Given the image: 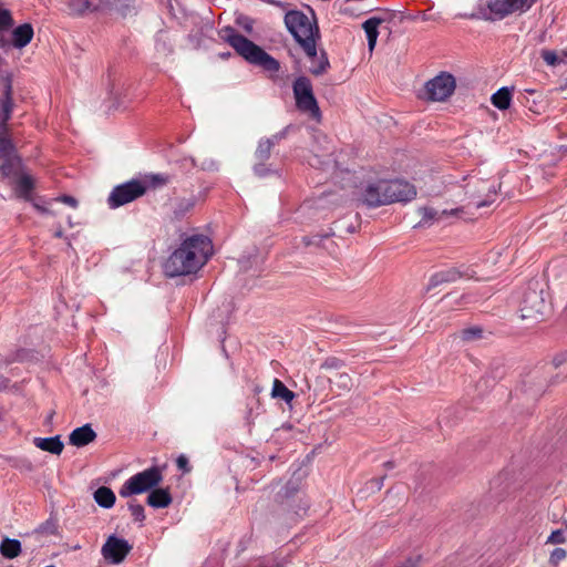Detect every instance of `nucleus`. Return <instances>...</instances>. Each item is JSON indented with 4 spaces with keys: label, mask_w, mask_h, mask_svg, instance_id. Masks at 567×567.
I'll list each match as a JSON object with an SVG mask.
<instances>
[{
    "label": "nucleus",
    "mask_w": 567,
    "mask_h": 567,
    "mask_svg": "<svg viewBox=\"0 0 567 567\" xmlns=\"http://www.w3.org/2000/svg\"><path fill=\"white\" fill-rule=\"evenodd\" d=\"M214 251L210 238L203 234H194L182 240L164 264V272L168 277L196 274L206 265Z\"/></svg>",
    "instance_id": "obj_1"
},
{
    "label": "nucleus",
    "mask_w": 567,
    "mask_h": 567,
    "mask_svg": "<svg viewBox=\"0 0 567 567\" xmlns=\"http://www.w3.org/2000/svg\"><path fill=\"white\" fill-rule=\"evenodd\" d=\"M13 111L11 85H7L3 96L0 97V172L10 176L20 166V157L9 134L8 122Z\"/></svg>",
    "instance_id": "obj_2"
},
{
    "label": "nucleus",
    "mask_w": 567,
    "mask_h": 567,
    "mask_svg": "<svg viewBox=\"0 0 567 567\" xmlns=\"http://www.w3.org/2000/svg\"><path fill=\"white\" fill-rule=\"evenodd\" d=\"M224 39L248 62L261 66L265 71L277 73L280 63L264 51L260 47L248 40L246 37L235 32L234 29H225Z\"/></svg>",
    "instance_id": "obj_3"
},
{
    "label": "nucleus",
    "mask_w": 567,
    "mask_h": 567,
    "mask_svg": "<svg viewBox=\"0 0 567 567\" xmlns=\"http://www.w3.org/2000/svg\"><path fill=\"white\" fill-rule=\"evenodd\" d=\"M285 23L307 58H316V43L320 39L317 23L300 11H289Z\"/></svg>",
    "instance_id": "obj_4"
},
{
    "label": "nucleus",
    "mask_w": 567,
    "mask_h": 567,
    "mask_svg": "<svg viewBox=\"0 0 567 567\" xmlns=\"http://www.w3.org/2000/svg\"><path fill=\"white\" fill-rule=\"evenodd\" d=\"M535 3L536 0H487L480 12L487 21H501L527 12Z\"/></svg>",
    "instance_id": "obj_5"
},
{
    "label": "nucleus",
    "mask_w": 567,
    "mask_h": 567,
    "mask_svg": "<svg viewBox=\"0 0 567 567\" xmlns=\"http://www.w3.org/2000/svg\"><path fill=\"white\" fill-rule=\"evenodd\" d=\"M163 481V473L158 466H152L131 476L121 486L118 494L121 497L142 494L158 486Z\"/></svg>",
    "instance_id": "obj_6"
},
{
    "label": "nucleus",
    "mask_w": 567,
    "mask_h": 567,
    "mask_svg": "<svg viewBox=\"0 0 567 567\" xmlns=\"http://www.w3.org/2000/svg\"><path fill=\"white\" fill-rule=\"evenodd\" d=\"M297 109L316 121L321 120V112L313 94L311 81L307 76H298L292 85Z\"/></svg>",
    "instance_id": "obj_7"
},
{
    "label": "nucleus",
    "mask_w": 567,
    "mask_h": 567,
    "mask_svg": "<svg viewBox=\"0 0 567 567\" xmlns=\"http://www.w3.org/2000/svg\"><path fill=\"white\" fill-rule=\"evenodd\" d=\"M381 190L384 192L383 199H377V204H392L394 202H410L416 196V189L414 185L401 181H381Z\"/></svg>",
    "instance_id": "obj_8"
},
{
    "label": "nucleus",
    "mask_w": 567,
    "mask_h": 567,
    "mask_svg": "<svg viewBox=\"0 0 567 567\" xmlns=\"http://www.w3.org/2000/svg\"><path fill=\"white\" fill-rule=\"evenodd\" d=\"M144 185L138 178L131 179L113 188L107 198L111 208H117L126 205L144 195Z\"/></svg>",
    "instance_id": "obj_9"
},
{
    "label": "nucleus",
    "mask_w": 567,
    "mask_h": 567,
    "mask_svg": "<svg viewBox=\"0 0 567 567\" xmlns=\"http://www.w3.org/2000/svg\"><path fill=\"white\" fill-rule=\"evenodd\" d=\"M455 87V78L447 72H441L425 84V94L429 100L441 102L449 99Z\"/></svg>",
    "instance_id": "obj_10"
},
{
    "label": "nucleus",
    "mask_w": 567,
    "mask_h": 567,
    "mask_svg": "<svg viewBox=\"0 0 567 567\" xmlns=\"http://www.w3.org/2000/svg\"><path fill=\"white\" fill-rule=\"evenodd\" d=\"M466 194L473 199L470 204H473L475 208L484 207L489 205L496 196L494 183L480 178L472 177L466 184Z\"/></svg>",
    "instance_id": "obj_11"
},
{
    "label": "nucleus",
    "mask_w": 567,
    "mask_h": 567,
    "mask_svg": "<svg viewBox=\"0 0 567 567\" xmlns=\"http://www.w3.org/2000/svg\"><path fill=\"white\" fill-rule=\"evenodd\" d=\"M421 215L420 226H430L434 223H452L454 219H466L465 207L436 210L432 207L419 208Z\"/></svg>",
    "instance_id": "obj_12"
},
{
    "label": "nucleus",
    "mask_w": 567,
    "mask_h": 567,
    "mask_svg": "<svg viewBox=\"0 0 567 567\" xmlns=\"http://www.w3.org/2000/svg\"><path fill=\"white\" fill-rule=\"evenodd\" d=\"M131 549L132 546L127 540L111 535L102 546L101 553L106 561L118 565L125 559Z\"/></svg>",
    "instance_id": "obj_13"
},
{
    "label": "nucleus",
    "mask_w": 567,
    "mask_h": 567,
    "mask_svg": "<svg viewBox=\"0 0 567 567\" xmlns=\"http://www.w3.org/2000/svg\"><path fill=\"white\" fill-rule=\"evenodd\" d=\"M545 310L546 302L540 292L530 290L525 293L520 307V317L523 319L536 318L537 316H542Z\"/></svg>",
    "instance_id": "obj_14"
},
{
    "label": "nucleus",
    "mask_w": 567,
    "mask_h": 567,
    "mask_svg": "<svg viewBox=\"0 0 567 567\" xmlns=\"http://www.w3.org/2000/svg\"><path fill=\"white\" fill-rule=\"evenodd\" d=\"M6 178H14L16 185H14V193L18 197L23 198L25 200L31 199V193L34 188V181L31 175L23 172L22 162L20 161V166L10 176H6L2 174Z\"/></svg>",
    "instance_id": "obj_15"
},
{
    "label": "nucleus",
    "mask_w": 567,
    "mask_h": 567,
    "mask_svg": "<svg viewBox=\"0 0 567 567\" xmlns=\"http://www.w3.org/2000/svg\"><path fill=\"white\" fill-rule=\"evenodd\" d=\"M463 277L470 278L471 275L467 270L462 271L460 268L451 267L433 274L430 279V285L435 287L442 284L454 282Z\"/></svg>",
    "instance_id": "obj_16"
},
{
    "label": "nucleus",
    "mask_w": 567,
    "mask_h": 567,
    "mask_svg": "<svg viewBox=\"0 0 567 567\" xmlns=\"http://www.w3.org/2000/svg\"><path fill=\"white\" fill-rule=\"evenodd\" d=\"M96 439V433L90 424L74 429L69 435V443L76 447L85 446Z\"/></svg>",
    "instance_id": "obj_17"
},
{
    "label": "nucleus",
    "mask_w": 567,
    "mask_h": 567,
    "mask_svg": "<svg viewBox=\"0 0 567 567\" xmlns=\"http://www.w3.org/2000/svg\"><path fill=\"white\" fill-rule=\"evenodd\" d=\"M289 130H290V126H286L282 131L272 135L270 138L260 140L259 144L257 146L256 153H255L257 159H259V161L268 159L272 146L275 144L279 143L282 138H285L287 136Z\"/></svg>",
    "instance_id": "obj_18"
},
{
    "label": "nucleus",
    "mask_w": 567,
    "mask_h": 567,
    "mask_svg": "<svg viewBox=\"0 0 567 567\" xmlns=\"http://www.w3.org/2000/svg\"><path fill=\"white\" fill-rule=\"evenodd\" d=\"M34 32L30 23L18 25L12 31L11 45L16 49H23L33 39Z\"/></svg>",
    "instance_id": "obj_19"
},
{
    "label": "nucleus",
    "mask_w": 567,
    "mask_h": 567,
    "mask_svg": "<svg viewBox=\"0 0 567 567\" xmlns=\"http://www.w3.org/2000/svg\"><path fill=\"white\" fill-rule=\"evenodd\" d=\"M379 188H381V181L368 184L361 194L362 203L369 207L383 206L384 204L374 203L377 199H383L384 192Z\"/></svg>",
    "instance_id": "obj_20"
},
{
    "label": "nucleus",
    "mask_w": 567,
    "mask_h": 567,
    "mask_svg": "<svg viewBox=\"0 0 567 567\" xmlns=\"http://www.w3.org/2000/svg\"><path fill=\"white\" fill-rule=\"evenodd\" d=\"M33 443L38 449L55 455H60L64 447L59 435L51 437H34Z\"/></svg>",
    "instance_id": "obj_21"
},
{
    "label": "nucleus",
    "mask_w": 567,
    "mask_h": 567,
    "mask_svg": "<svg viewBox=\"0 0 567 567\" xmlns=\"http://www.w3.org/2000/svg\"><path fill=\"white\" fill-rule=\"evenodd\" d=\"M383 22V19L381 18H370L365 20L362 24V28L365 32L367 39H368V47L370 52H372L375 48L377 40L379 37V27Z\"/></svg>",
    "instance_id": "obj_22"
},
{
    "label": "nucleus",
    "mask_w": 567,
    "mask_h": 567,
    "mask_svg": "<svg viewBox=\"0 0 567 567\" xmlns=\"http://www.w3.org/2000/svg\"><path fill=\"white\" fill-rule=\"evenodd\" d=\"M172 503V496L167 489H152L147 496V504L154 508H165Z\"/></svg>",
    "instance_id": "obj_23"
},
{
    "label": "nucleus",
    "mask_w": 567,
    "mask_h": 567,
    "mask_svg": "<svg viewBox=\"0 0 567 567\" xmlns=\"http://www.w3.org/2000/svg\"><path fill=\"white\" fill-rule=\"evenodd\" d=\"M310 61L309 72L316 76L324 74L329 66V60L324 51L318 53L316 50V58H308Z\"/></svg>",
    "instance_id": "obj_24"
},
{
    "label": "nucleus",
    "mask_w": 567,
    "mask_h": 567,
    "mask_svg": "<svg viewBox=\"0 0 567 567\" xmlns=\"http://www.w3.org/2000/svg\"><path fill=\"white\" fill-rule=\"evenodd\" d=\"M141 184L144 185V193L147 189H155L158 187H163L169 183V176L166 174H146L138 178Z\"/></svg>",
    "instance_id": "obj_25"
},
{
    "label": "nucleus",
    "mask_w": 567,
    "mask_h": 567,
    "mask_svg": "<svg viewBox=\"0 0 567 567\" xmlns=\"http://www.w3.org/2000/svg\"><path fill=\"white\" fill-rule=\"evenodd\" d=\"M94 499L101 507L111 508L116 497L110 487L101 486L94 492Z\"/></svg>",
    "instance_id": "obj_26"
},
{
    "label": "nucleus",
    "mask_w": 567,
    "mask_h": 567,
    "mask_svg": "<svg viewBox=\"0 0 567 567\" xmlns=\"http://www.w3.org/2000/svg\"><path fill=\"white\" fill-rule=\"evenodd\" d=\"M0 553L4 558L13 559L21 553V543L18 539L4 538L0 544Z\"/></svg>",
    "instance_id": "obj_27"
},
{
    "label": "nucleus",
    "mask_w": 567,
    "mask_h": 567,
    "mask_svg": "<svg viewBox=\"0 0 567 567\" xmlns=\"http://www.w3.org/2000/svg\"><path fill=\"white\" fill-rule=\"evenodd\" d=\"M491 100L498 110H507L511 105L512 93L507 87H502L492 95Z\"/></svg>",
    "instance_id": "obj_28"
},
{
    "label": "nucleus",
    "mask_w": 567,
    "mask_h": 567,
    "mask_svg": "<svg viewBox=\"0 0 567 567\" xmlns=\"http://www.w3.org/2000/svg\"><path fill=\"white\" fill-rule=\"evenodd\" d=\"M542 58L548 65L556 66L560 63L567 62V51L564 50L558 53L551 50H543Z\"/></svg>",
    "instance_id": "obj_29"
},
{
    "label": "nucleus",
    "mask_w": 567,
    "mask_h": 567,
    "mask_svg": "<svg viewBox=\"0 0 567 567\" xmlns=\"http://www.w3.org/2000/svg\"><path fill=\"white\" fill-rule=\"evenodd\" d=\"M271 394L274 398H280L285 402L290 403L293 398L295 393L290 391L280 380L275 379Z\"/></svg>",
    "instance_id": "obj_30"
},
{
    "label": "nucleus",
    "mask_w": 567,
    "mask_h": 567,
    "mask_svg": "<svg viewBox=\"0 0 567 567\" xmlns=\"http://www.w3.org/2000/svg\"><path fill=\"white\" fill-rule=\"evenodd\" d=\"M195 205V202L190 198L181 199L175 204L174 215L177 218L183 217L186 213H188Z\"/></svg>",
    "instance_id": "obj_31"
},
{
    "label": "nucleus",
    "mask_w": 567,
    "mask_h": 567,
    "mask_svg": "<svg viewBox=\"0 0 567 567\" xmlns=\"http://www.w3.org/2000/svg\"><path fill=\"white\" fill-rule=\"evenodd\" d=\"M483 329L480 327H470L461 331V338L464 341H474L483 338Z\"/></svg>",
    "instance_id": "obj_32"
},
{
    "label": "nucleus",
    "mask_w": 567,
    "mask_h": 567,
    "mask_svg": "<svg viewBox=\"0 0 567 567\" xmlns=\"http://www.w3.org/2000/svg\"><path fill=\"white\" fill-rule=\"evenodd\" d=\"M13 24L11 12L7 9L0 8V30H7Z\"/></svg>",
    "instance_id": "obj_33"
},
{
    "label": "nucleus",
    "mask_w": 567,
    "mask_h": 567,
    "mask_svg": "<svg viewBox=\"0 0 567 567\" xmlns=\"http://www.w3.org/2000/svg\"><path fill=\"white\" fill-rule=\"evenodd\" d=\"M128 509L135 520L143 522L145 519L144 507L141 504L132 502L128 504Z\"/></svg>",
    "instance_id": "obj_34"
},
{
    "label": "nucleus",
    "mask_w": 567,
    "mask_h": 567,
    "mask_svg": "<svg viewBox=\"0 0 567 567\" xmlns=\"http://www.w3.org/2000/svg\"><path fill=\"white\" fill-rule=\"evenodd\" d=\"M91 3L87 0H72L70 2V9L75 13H83L90 9Z\"/></svg>",
    "instance_id": "obj_35"
},
{
    "label": "nucleus",
    "mask_w": 567,
    "mask_h": 567,
    "mask_svg": "<svg viewBox=\"0 0 567 567\" xmlns=\"http://www.w3.org/2000/svg\"><path fill=\"white\" fill-rule=\"evenodd\" d=\"M340 12L348 17H359L361 12L353 6V2L346 0V3L341 8Z\"/></svg>",
    "instance_id": "obj_36"
},
{
    "label": "nucleus",
    "mask_w": 567,
    "mask_h": 567,
    "mask_svg": "<svg viewBox=\"0 0 567 567\" xmlns=\"http://www.w3.org/2000/svg\"><path fill=\"white\" fill-rule=\"evenodd\" d=\"M548 543L551 544H563L565 543L564 532L560 529L554 530L548 537Z\"/></svg>",
    "instance_id": "obj_37"
},
{
    "label": "nucleus",
    "mask_w": 567,
    "mask_h": 567,
    "mask_svg": "<svg viewBox=\"0 0 567 567\" xmlns=\"http://www.w3.org/2000/svg\"><path fill=\"white\" fill-rule=\"evenodd\" d=\"M177 467L184 473H188L190 471V466L188 463V458L185 455H179L176 460Z\"/></svg>",
    "instance_id": "obj_38"
},
{
    "label": "nucleus",
    "mask_w": 567,
    "mask_h": 567,
    "mask_svg": "<svg viewBox=\"0 0 567 567\" xmlns=\"http://www.w3.org/2000/svg\"><path fill=\"white\" fill-rule=\"evenodd\" d=\"M54 200L66 204L73 208L78 207V200L74 197L69 196V195H63L61 197L55 198Z\"/></svg>",
    "instance_id": "obj_39"
},
{
    "label": "nucleus",
    "mask_w": 567,
    "mask_h": 567,
    "mask_svg": "<svg viewBox=\"0 0 567 567\" xmlns=\"http://www.w3.org/2000/svg\"><path fill=\"white\" fill-rule=\"evenodd\" d=\"M343 365L342 361L337 358H329L324 361L326 368L339 369Z\"/></svg>",
    "instance_id": "obj_40"
},
{
    "label": "nucleus",
    "mask_w": 567,
    "mask_h": 567,
    "mask_svg": "<svg viewBox=\"0 0 567 567\" xmlns=\"http://www.w3.org/2000/svg\"><path fill=\"white\" fill-rule=\"evenodd\" d=\"M338 379H339V385L341 388H343V389H349L350 388L351 378L348 374H346V373L340 374L338 377Z\"/></svg>",
    "instance_id": "obj_41"
},
{
    "label": "nucleus",
    "mask_w": 567,
    "mask_h": 567,
    "mask_svg": "<svg viewBox=\"0 0 567 567\" xmlns=\"http://www.w3.org/2000/svg\"><path fill=\"white\" fill-rule=\"evenodd\" d=\"M566 557V551L565 549L563 548H556L553 553H551V559L555 560V561H558V560H561Z\"/></svg>",
    "instance_id": "obj_42"
},
{
    "label": "nucleus",
    "mask_w": 567,
    "mask_h": 567,
    "mask_svg": "<svg viewBox=\"0 0 567 567\" xmlns=\"http://www.w3.org/2000/svg\"><path fill=\"white\" fill-rule=\"evenodd\" d=\"M4 30H0V49H8L11 47V42L7 40V38L3 34Z\"/></svg>",
    "instance_id": "obj_43"
},
{
    "label": "nucleus",
    "mask_w": 567,
    "mask_h": 567,
    "mask_svg": "<svg viewBox=\"0 0 567 567\" xmlns=\"http://www.w3.org/2000/svg\"><path fill=\"white\" fill-rule=\"evenodd\" d=\"M33 207L40 213V214H51V210L39 203H33Z\"/></svg>",
    "instance_id": "obj_44"
},
{
    "label": "nucleus",
    "mask_w": 567,
    "mask_h": 567,
    "mask_svg": "<svg viewBox=\"0 0 567 567\" xmlns=\"http://www.w3.org/2000/svg\"><path fill=\"white\" fill-rule=\"evenodd\" d=\"M254 169L257 175H259V176L265 175L266 169L262 165H256Z\"/></svg>",
    "instance_id": "obj_45"
},
{
    "label": "nucleus",
    "mask_w": 567,
    "mask_h": 567,
    "mask_svg": "<svg viewBox=\"0 0 567 567\" xmlns=\"http://www.w3.org/2000/svg\"><path fill=\"white\" fill-rule=\"evenodd\" d=\"M420 18L422 21H429L433 19V17L430 13H427V11L422 12Z\"/></svg>",
    "instance_id": "obj_46"
},
{
    "label": "nucleus",
    "mask_w": 567,
    "mask_h": 567,
    "mask_svg": "<svg viewBox=\"0 0 567 567\" xmlns=\"http://www.w3.org/2000/svg\"><path fill=\"white\" fill-rule=\"evenodd\" d=\"M7 385V380L0 377V389L4 388Z\"/></svg>",
    "instance_id": "obj_47"
},
{
    "label": "nucleus",
    "mask_w": 567,
    "mask_h": 567,
    "mask_svg": "<svg viewBox=\"0 0 567 567\" xmlns=\"http://www.w3.org/2000/svg\"><path fill=\"white\" fill-rule=\"evenodd\" d=\"M55 237L61 238L63 236V231L61 229H58L54 234Z\"/></svg>",
    "instance_id": "obj_48"
}]
</instances>
